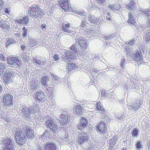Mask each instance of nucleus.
<instances>
[{"mask_svg":"<svg viewBox=\"0 0 150 150\" xmlns=\"http://www.w3.org/2000/svg\"><path fill=\"white\" fill-rule=\"evenodd\" d=\"M13 97L10 93L4 94L3 97V101L4 105L8 106L9 105L12 106Z\"/></svg>","mask_w":150,"mask_h":150,"instance_id":"nucleus-6","label":"nucleus"},{"mask_svg":"<svg viewBox=\"0 0 150 150\" xmlns=\"http://www.w3.org/2000/svg\"><path fill=\"white\" fill-rule=\"evenodd\" d=\"M146 145L148 149H150V139L147 141Z\"/></svg>","mask_w":150,"mask_h":150,"instance_id":"nucleus-59","label":"nucleus"},{"mask_svg":"<svg viewBox=\"0 0 150 150\" xmlns=\"http://www.w3.org/2000/svg\"><path fill=\"white\" fill-rule=\"evenodd\" d=\"M50 82H51V83H50L48 84H49V85H52L54 86V79L51 80Z\"/></svg>","mask_w":150,"mask_h":150,"instance_id":"nucleus-60","label":"nucleus"},{"mask_svg":"<svg viewBox=\"0 0 150 150\" xmlns=\"http://www.w3.org/2000/svg\"><path fill=\"white\" fill-rule=\"evenodd\" d=\"M6 68L5 66L3 63H0V76Z\"/></svg>","mask_w":150,"mask_h":150,"instance_id":"nucleus-40","label":"nucleus"},{"mask_svg":"<svg viewBox=\"0 0 150 150\" xmlns=\"http://www.w3.org/2000/svg\"><path fill=\"white\" fill-rule=\"evenodd\" d=\"M62 29L64 32L70 33L72 32L71 25L69 23L65 24L62 26Z\"/></svg>","mask_w":150,"mask_h":150,"instance_id":"nucleus-21","label":"nucleus"},{"mask_svg":"<svg viewBox=\"0 0 150 150\" xmlns=\"http://www.w3.org/2000/svg\"><path fill=\"white\" fill-rule=\"evenodd\" d=\"M13 76L11 69H6L2 75L4 82L6 83H9L11 81Z\"/></svg>","mask_w":150,"mask_h":150,"instance_id":"nucleus-4","label":"nucleus"},{"mask_svg":"<svg viewBox=\"0 0 150 150\" xmlns=\"http://www.w3.org/2000/svg\"><path fill=\"white\" fill-rule=\"evenodd\" d=\"M115 145H111V144H110V147L109 149L110 150H112V148L114 147Z\"/></svg>","mask_w":150,"mask_h":150,"instance_id":"nucleus-63","label":"nucleus"},{"mask_svg":"<svg viewBox=\"0 0 150 150\" xmlns=\"http://www.w3.org/2000/svg\"><path fill=\"white\" fill-rule=\"evenodd\" d=\"M142 57L141 52L140 50H137L136 53H134L132 59L137 62L138 64H140L142 63Z\"/></svg>","mask_w":150,"mask_h":150,"instance_id":"nucleus-8","label":"nucleus"},{"mask_svg":"<svg viewBox=\"0 0 150 150\" xmlns=\"http://www.w3.org/2000/svg\"><path fill=\"white\" fill-rule=\"evenodd\" d=\"M11 140L10 139L5 140V147L3 149V150H14L12 143L13 140Z\"/></svg>","mask_w":150,"mask_h":150,"instance_id":"nucleus-10","label":"nucleus"},{"mask_svg":"<svg viewBox=\"0 0 150 150\" xmlns=\"http://www.w3.org/2000/svg\"><path fill=\"white\" fill-rule=\"evenodd\" d=\"M86 24V23L85 22L84 20L82 21L81 24L80 25V26L82 27H83L85 26Z\"/></svg>","mask_w":150,"mask_h":150,"instance_id":"nucleus-58","label":"nucleus"},{"mask_svg":"<svg viewBox=\"0 0 150 150\" xmlns=\"http://www.w3.org/2000/svg\"><path fill=\"white\" fill-rule=\"evenodd\" d=\"M83 110L82 107L80 105H78L76 107L75 111L77 114L81 115L82 114Z\"/></svg>","mask_w":150,"mask_h":150,"instance_id":"nucleus-27","label":"nucleus"},{"mask_svg":"<svg viewBox=\"0 0 150 150\" xmlns=\"http://www.w3.org/2000/svg\"><path fill=\"white\" fill-rule=\"evenodd\" d=\"M48 132L47 130H45L42 135L41 137L43 139H44L48 135Z\"/></svg>","mask_w":150,"mask_h":150,"instance_id":"nucleus-49","label":"nucleus"},{"mask_svg":"<svg viewBox=\"0 0 150 150\" xmlns=\"http://www.w3.org/2000/svg\"><path fill=\"white\" fill-rule=\"evenodd\" d=\"M8 63L10 64L14 65H18V66L21 65V62L18 57H10L7 59Z\"/></svg>","mask_w":150,"mask_h":150,"instance_id":"nucleus-9","label":"nucleus"},{"mask_svg":"<svg viewBox=\"0 0 150 150\" xmlns=\"http://www.w3.org/2000/svg\"><path fill=\"white\" fill-rule=\"evenodd\" d=\"M120 6L119 4L117 3L115 4L111 5L108 6V8L110 10H118L120 8Z\"/></svg>","mask_w":150,"mask_h":150,"instance_id":"nucleus-24","label":"nucleus"},{"mask_svg":"<svg viewBox=\"0 0 150 150\" xmlns=\"http://www.w3.org/2000/svg\"><path fill=\"white\" fill-rule=\"evenodd\" d=\"M97 129L98 131L102 132V134L105 133L107 129V127H106L104 122L102 121L98 125L97 127Z\"/></svg>","mask_w":150,"mask_h":150,"instance_id":"nucleus-14","label":"nucleus"},{"mask_svg":"<svg viewBox=\"0 0 150 150\" xmlns=\"http://www.w3.org/2000/svg\"><path fill=\"white\" fill-rule=\"evenodd\" d=\"M76 13L81 16H85L86 15L85 12L83 11H77Z\"/></svg>","mask_w":150,"mask_h":150,"instance_id":"nucleus-48","label":"nucleus"},{"mask_svg":"<svg viewBox=\"0 0 150 150\" xmlns=\"http://www.w3.org/2000/svg\"><path fill=\"white\" fill-rule=\"evenodd\" d=\"M119 103L121 104H123L124 103V101L123 99L120 100H119Z\"/></svg>","mask_w":150,"mask_h":150,"instance_id":"nucleus-64","label":"nucleus"},{"mask_svg":"<svg viewBox=\"0 0 150 150\" xmlns=\"http://www.w3.org/2000/svg\"><path fill=\"white\" fill-rule=\"evenodd\" d=\"M118 136L114 135L113 137L110 140V143L111 145H115L117 140Z\"/></svg>","mask_w":150,"mask_h":150,"instance_id":"nucleus-33","label":"nucleus"},{"mask_svg":"<svg viewBox=\"0 0 150 150\" xmlns=\"http://www.w3.org/2000/svg\"><path fill=\"white\" fill-rule=\"evenodd\" d=\"M68 1V0H61L59 4L61 7L65 11H70L71 8L69 6Z\"/></svg>","mask_w":150,"mask_h":150,"instance_id":"nucleus-12","label":"nucleus"},{"mask_svg":"<svg viewBox=\"0 0 150 150\" xmlns=\"http://www.w3.org/2000/svg\"><path fill=\"white\" fill-rule=\"evenodd\" d=\"M101 97H107L108 96L109 94L107 93L105 91L104 89H102L101 91Z\"/></svg>","mask_w":150,"mask_h":150,"instance_id":"nucleus-41","label":"nucleus"},{"mask_svg":"<svg viewBox=\"0 0 150 150\" xmlns=\"http://www.w3.org/2000/svg\"><path fill=\"white\" fill-rule=\"evenodd\" d=\"M88 16L89 17L88 20L91 23L94 24H97L99 21L98 18H96L93 16L91 14H88Z\"/></svg>","mask_w":150,"mask_h":150,"instance_id":"nucleus-23","label":"nucleus"},{"mask_svg":"<svg viewBox=\"0 0 150 150\" xmlns=\"http://www.w3.org/2000/svg\"><path fill=\"white\" fill-rule=\"evenodd\" d=\"M3 1L2 0H0V11L1 10L3 9L4 6V5H3Z\"/></svg>","mask_w":150,"mask_h":150,"instance_id":"nucleus-53","label":"nucleus"},{"mask_svg":"<svg viewBox=\"0 0 150 150\" xmlns=\"http://www.w3.org/2000/svg\"><path fill=\"white\" fill-rule=\"evenodd\" d=\"M138 130L136 129H134L132 131V135L133 137L137 136L138 134Z\"/></svg>","mask_w":150,"mask_h":150,"instance_id":"nucleus-47","label":"nucleus"},{"mask_svg":"<svg viewBox=\"0 0 150 150\" xmlns=\"http://www.w3.org/2000/svg\"><path fill=\"white\" fill-rule=\"evenodd\" d=\"M77 67V65H75V64L74 63L70 62L68 64V69H73Z\"/></svg>","mask_w":150,"mask_h":150,"instance_id":"nucleus-34","label":"nucleus"},{"mask_svg":"<svg viewBox=\"0 0 150 150\" xmlns=\"http://www.w3.org/2000/svg\"><path fill=\"white\" fill-rule=\"evenodd\" d=\"M145 40L146 42L150 41V30L147 31L145 36Z\"/></svg>","mask_w":150,"mask_h":150,"instance_id":"nucleus-35","label":"nucleus"},{"mask_svg":"<svg viewBox=\"0 0 150 150\" xmlns=\"http://www.w3.org/2000/svg\"><path fill=\"white\" fill-rule=\"evenodd\" d=\"M97 1L98 3L102 4L104 2L105 0H97Z\"/></svg>","mask_w":150,"mask_h":150,"instance_id":"nucleus-62","label":"nucleus"},{"mask_svg":"<svg viewBox=\"0 0 150 150\" xmlns=\"http://www.w3.org/2000/svg\"><path fill=\"white\" fill-rule=\"evenodd\" d=\"M45 98L44 92L41 90H39L35 95V98L38 100H42Z\"/></svg>","mask_w":150,"mask_h":150,"instance_id":"nucleus-18","label":"nucleus"},{"mask_svg":"<svg viewBox=\"0 0 150 150\" xmlns=\"http://www.w3.org/2000/svg\"><path fill=\"white\" fill-rule=\"evenodd\" d=\"M42 88L47 93H48L50 96L53 94V89L54 88L52 87H47V86H42Z\"/></svg>","mask_w":150,"mask_h":150,"instance_id":"nucleus-22","label":"nucleus"},{"mask_svg":"<svg viewBox=\"0 0 150 150\" xmlns=\"http://www.w3.org/2000/svg\"><path fill=\"white\" fill-rule=\"evenodd\" d=\"M134 40H132L128 42L127 43L129 45H132L134 44Z\"/></svg>","mask_w":150,"mask_h":150,"instance_id":"nucleus-57","label":"nucleus"},{"mask_svg":"<svg viewBox=\"0 0 150 150\" xmlns=\"http://www.w3.org/2000/svg\"><path fill=\"white\" fill-rule=\"evenodd\" d=\"M9 6H7L6 5L4 6V8L3 9V10H4V12L7 13H9L10 12V8Z\"/></svg>","mask_w":150,"mask_h":150,"instance_id":"nucleus-42","label":"nucleus"},{"mask_svg":"<svg viewBox=\"0 0 150 150\" xmlns=\"http://www.w3.org/2000/svg\"><path fill=\"white\" fill-rule=\"evenodd\" d=\"M129 18L127 21L128 23L131 24L133 25H135L136 23L134 20V18L131 13H129Z\"/></svg>","mask_w":150,"mask_h":150,"instance_id":"nucleus-26","label":"nucleus"},{"mask_svg":"<svg viewBox=\"0 0 150 150\" xmlns=\"http://www.w3.org/2000/svg\"><path fill=\"white\" fill-rule=\"evenodd\" d=\"M76 54L70 50L68 52H66L65 56L64 59L65 61H66V60L70 61L71 60L74 59L76 58Z\"/></svg>","mask_w":150,"mask_h":150,"instance_id":"nucleus-11","label":"nucleus"},{"mask_svg":"<svg viewBox=\"0 0 150 150\" xmlns=\"http://www.w3.org/2000/svg\"><path fill=\"white\" fill-rule=\"evenodd\" d=\"M136 145L137 149H139L142 146V144L140 142H137L136 144Z\"/></svg>","mask_w":150,"mask_h":150,"instance_id":"nucleus-52","label":"nucleus"},{"mask_svg":"<svg viewBox=\"0 0 150 150\" xmlns=\"http://www.w3.org/2000/svg\"><path fill=\"white\" fill-rule=\"evenodd\" d=\"M49 77L47 76H45L43 77L41 80V82L42 84L44 86H47L49 85L48 84V81H49Z\"/></svg>","mask_w":150,"mask_h":150,"instance_id":"nucleus-28","label":"nucleus"},{"mask_svg":"<svg viewBox=\"0 0 150 150\" xmlns=\"http://www.w3.org/2000/svg\"><path fill=\"white\" fill-rule=\"evenodd\" d=\"M95 8H96V6L95 5L93 4L91 5L90 8H89V11H91L93 9Z\"/></svg>","mask_w":150,"mask_h":150,"instance_id":"nucleus-56","label":"nucleus"},{"mask_svg":"<svg viewBox=\"0 0 150 150\" xmlns=\"http://www.w3.org/2000/svg\"><path fill=\"white\" fill-rule=\"evenodd\" d=\"M16 142L20 146H23L26 142L27 138L33 139L35 137L34 130L29 126H24L23 130H17L15 133Z\"/></svg>","mask_w":150,"mask_h":150,"instance_id":"nucleus-1","label":"nucleus"},{"mask_svg":"<svg viewBox=\"0 0 150 150\" xmlns=\"http://www.w3.org/2000/svg\"><path fill=\"white\" fill-rule=\"evenodd\" d=\"M0 59L4 61H5L6 60V58L2 54H0Z\"/></svg>","mask_w":150,"mask_h":150,"instance_id":"nucleus-54","label":"nucleus"},{"mask_svg":"<svg viewBox=\"0 0 150 150\" xmlns=\"http://www.w3.org/2000/svg\"><path fill=\"white\" fill-rule=\"evenodd\" d=\"M79 134L78 135V140L79 143L81 144L85 142L87 140L88 134L87 133L82 131L80 130L78 132Z\"/></svg>","mask_w":150,"mask_h":150,"instance_id":"nucleus-7","label":"nucleus"},{"mask_svg":"<svg viewBox=\"0 0 150 150\" xmlns=\"http://www.w3.org/2000/svg\"><path fill=\"white\" fill-rule=\"evenodd\" d=\"M20 57L22 58L23 61L24 62L26 63L30 59L29 57L28 56L27 54L23 52L20 55Z\"/></svg>","mask_w":150,"mask_h":150,"instance_id":"nucleus-25","label":"nucleus"},{"mask_svg":"<svg viewBox=\"0 0 150 150\" xmlns=\"http://www.w3.org/2000/svg\"><path fill=\"white\" fill-rule=\"evenodd\" d=\"M56 144L55 143L51 142H47L45 143V150H56Z\"/></svg>","mask_w":150,"mask_h":150,"instance_id":"nucleus-13","label":"nucleus"},{"mask_svg":"<svg viewBox=\"0 0 150 150\" xmlns=\"http://www.w3.org/2000/svg\"><path fill=\"white\" fill-rule=\"evenodd\" d=\"M38 86L37 81H33L31 83V88L33 90H35L38 89L39 87Z\"/></svg>","mask_w":150,"mask_h":150,"instance_id":"nucleus-29","label":"nucleus"},{"mask_svg":"<svg viewBox=\"0 0 150 150\" xmlns=\"http://www.w3.org/2000/svg\"><path fill=\"white\" fill-rule=\"evenodd\" d=\"M126 52V56L127 58L130 60L132 59V56L134 53L133 52L132 50L129 47H127L125 48Z\"/></svg>","mask_w":150,"mask_h":150,"instance_id":"nucleus-20","label":"nucleus"},{"mask_svg":"<svg viewBox=\"0 0 150 150\" xmlns=\"http://www.w3.org/2000/svg\"><path fill=\"white\" fill-rule=\"evenodd\" d=\"M7 21H4L2 19L0 20V26L1 27L3 28L4 29H7L8 27L6 24Z\"/></svg>","mask_w":150,"mask_h":150,"instance_id":"nucleus-31","label":"nucleus"},{"mask_svg":"<svg viewBox=\"0 0 150 150\" xmlns=\"http://www.w3.org/2000/svg\"><path fill=\"white\" fill-rule=\"evenodd\" d=\"M28 13L30 17L37 18L38 20H40L43 16V12L37 5H31L28 9Z\"/></svg>","mask_w":150,"mask_h":150,"instance_id":"nucleus-2","label":"nucleus"},{"mask_svg":"<svg viewBox=\"0 0 150 150\" xmlns=\"http://www.w3.org/2000/svg\"><path fill=\"white\" fill-rule=\"evenodd\" d=\"M88 122L87 120L81 118L80 124L77 126V128L79 129H83L87 125Z\"/></svg>","mask_w":150,"mask_h":150,"instance_id":"nucleus-15","label":"nucleus"},{"mask_svg":"<svg viewBox=\"0 0 150 150\" xmlns=\"http://www.w3.org/2000/svg\"><path fill=\"white\" fill-rule=\"evenodd\" d=\"M96 105V108L98 110H100L103 112L105 111V109L103 108L100 102H98L97 103Z\"/></svg>","mask_w":150,"mask_h":150,"instance_id":"nucleus-36","label":"nucleus"},{"mask_svg":"<svg viewBox=\"0 0 150 150\" xmlns=\"http://www.w3.org/2000/svg\"><path fill=\"white\" fill-rule=\"evenodd\" d=\"M70 50L75 54L78 51V49L77 48L76 45L74 44H73L71 46Z\"/></svg>","mask_w":150,"mask_h":150,"instance_id":"nucleus-37","label":"nucleus"},{"mask_svg":"<svg viewBox=\"0 0 150 150\" xmlns=\"http://www.w3.org/2000/svg\"><path fill=\"white\" fill-rule=\"evenodd\" d=\"M104 19L106 20L112 21V18L110 14V13H108L104 18Z\"/></svg>","mask_w":150,"mask_h":150,"instance_id":"nucleus-45","label":"nucleus"},{"mask_svg":"<svg viewBox=\"0 0 150 150\" xmlns=\"http://www.w3.org/2000/svg\"><path fill=\"white\" fill-rule=\"evenodd\" d=\"M15 42L14 40L13 39H11L7 40L6 45L7 47H8L10 45L12 44L13 42Z\"/></svg>","mask_w":150,"mask_h":150,"instance_id":"nucleus-43","label":"nucleus"},{"mask_svg":"<svg viewBox=\"0 0 150 150\" xmlns=\"http://www.w3.org/2000/svg\"><path fill=\"white\" fill-rule=\"evenodd\" d=\"M83 38L81 37L80 35H76V36L75 37L76 44H77L79 42L78 41H80L81 39H83Z\"/></svg>","mask_w":150,"mask_h":150,"instance_id":"nucleus-44","label":"nucleus"},{"mask_svg":"<svg viewBox=\"0 0 150 150\" xmlns=\"http://www.w3.org/2000/svg\"><path fill=\"white\" fill-rule=\"evenodd\" d=\"M39 110L38 105L37 104H34L28 108L26 107H23L21 111L23 115L25 117L29 118L35 111H38Z\"/></svg>","mask_w":150,"mask_h":150,"instance_id":"nucleus-3","label":"nucleus"},{"mask_svg":"<svg viewBox=\"0 0 150 150\" xmlns=\"http://www.w3.org/2000/svg\"><path fill=\"white\" fill-rule=\"evenodd\" d=\"M141 11L144 14L142 13L143 14H144L147 17H149L150 16V9H140Z\"/></svg>","mask_w":150,"mask_h":150,"instance_id":"nucleus-32","label":"nucleus"},{"mask_svg":"<svg viewBox=\"0 0 150 150\" xmlns=\"http://www.w3.org/2000/svg\"><path fill=\"white\" fill-rule=\"evenodd\" d=\"M77 43L79 44L80 45L81 47L83 49H86L88 46L87 42V41L84 38L83 39H81Z\"/></svg>","mask_w":150,"mask_h":150,"instance_id":"nucleus-19","label":"nucleus"},{"mask_svg":"<svg viewBox=\"0 0 150 150\" xmlns=\"http://www.w3.org/2000/svg\"><path fill=\"white\" fill-rule=\"evenodd\" d=\"M69 116L68 115L62 114L59 115V120L61 124L62 125L66 124L69 120Z\"/></svg>","mask_w":150,"mask_h":150,"instance_id":"nucleus-16","label":"nucleus"},{"mask_svg":"<svg viewBox=\"0 0 150 150\" xmlns=\"http://www.w3.org/2000/svg\"><path fill=\"white\" fill-rule=\"evenodd\" d=\"M140 104L139 103H136L133 104L132 105L130 106L131 108H129V109L130 110H138L139 108H140Z\"/></svg>","mask_w":150,"mask_h":150,"instance_id":"nucleus-30","label":"nucleus"},{"mask_svg":"<svg viewBox=\"0 0 150 150\" xmlns=\"http://www.w3.org/2000/svg\"><path fill=\"white\" fill-rule=\"evenodd\" d=\"M63 141L64 142H67L69 140V138L67 137H65L62 139Z\"/></svg>","mask_w":150,"mask_h":150,"instance_id":"nucleus-61","label":"nucleus"},{"mask_svg":"<svg viewBox=\"0 0 150 150\" xmlns=\"http://www.w3.org/2000/svg\"><path fill=\"white\" fill-rule=\"evenodd\" d=\"M135 0H130L129 2L127 5V8L129 10L133 11L135 7Z\"/></svg>","mask_w":150,"mask_h":150,"instance_id":"nucleus-17","label":"nucleus"},{"mask_svg":"<svg viewBox=\"0 0 150 150\" xmlns=\"http://www.w3.org/2000/svg\"><path fill=\"white\" fill-rule=\"evenodd\" d=\"M115 36L114 34L109 35L108 36H105L103 37V38L105 40H110L112 39L113 37Z\"/></svg>","mask_w":150,"mask_h":150,"instance_id":"nucleus-46","label":"nucleus"},{"mask_svg":"<svg viewBox=\"0 0 150 150\" xmlns=\"http://www.w3.org/2000/svg\"><path fill=\"white\" fill-rule=\"evenodd\" d=\"M46 124L54 133H56L58 127L54 119H49L46 122Z\"/></svg>","mask_w":150,"mask_h":150,"instance_id":"nucleus-5","label":"nucleus"},{"mask_svg":"<svg viewBox=\"0 0 150 150\" xmlns=\"http://www.w3.org/2000/svg\"><path fill=\"white\" fill-rule=\"evenodd\" d=\"M21 24H27L29 20L28 18L27 17H23L22 19H21Z\"/></svg>","mask_w":150,"mask_h":150,"instance_id":"nucleus-39","label":"nucleus"},{"mask_svg":"<svg viewBox=\"0 0 150 150\" xmlns=\"http://www.w3.org/2000/svg\"><path fill=\"white\" fill-rule=\"evenodd\" d=\"M23 35L22 37L23 38H25L27 36V32L28 31V29L25 28L24 27L23 28Z\"/></svg>","mask_w":150,"mask_h":150,"instance_id":"nucleus-38","label":"nucleus"},{"mask_svg":"<svg viewBox=\"0 0 150 150\" xmlns=\"http://www.w3.org/2000/svg\"><path fill=\"white\" fill-rule=\"evenodd\" d=\"M46 62H41L40 61V64H39V65H37L38 66H39L40 67L43 68L45 66V64H46Z\"/></svg>","mask_w":150,"mask_h":150,"instance_id":"nucleus-51","label":"nucleus"},{"mask_svg":"<svg viewBox=\"0 0 150 150\" xmlns=\"http://www.w3.org/2000/svg\"><path fill=\"white\" fill-rule=\"evenodd\" d=\"M53 59H54L55 61H57L59 59V58L58 57V56L57 54H55L53 56Z\"/></svg>","mask_w":150,"mask_h":150,"instance_id":"nucleus-55","label":"nucleus"},{"mask_svg":"<svg viewBox=\"0 0 150 150\" xmlns=\"http://www.w3.org/2000/svg\"><path fill=\"white\" fill-rule=\"evenodd\" d=\"M125 58L122 59L121 61L120 66L122 68H123L125 64Z\"/></svg>","mask_w":150,"mask_h":150,"instance_id":"nucleus-50","label":"nucleus"}]
</instances>
